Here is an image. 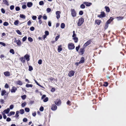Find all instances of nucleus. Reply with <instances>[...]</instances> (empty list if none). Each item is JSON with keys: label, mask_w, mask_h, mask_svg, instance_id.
I'll list each match as a JSON object with an SVG mask.
<instances>
[{"label": "nucleus", "mask_w": 126, "mask_h": 126, "mask_svg": "<svg viewBox=\"0 0 126 126\" xmlns=\"http://www.w3.org/2000/svg\"><path fill=\"white\" fill-rule=\"evenodd\" d=\"M61 12L59 11H57L56 12V17L58 19L60 17V14Z\"/></svg>", "instance_id": "6"}, {"label": "nucleus", "mask_w": 126, "mask_h": 126, "mask_svg": "<svg viewBox=\"0 0 126 126\" xmlns=\"http://www.w3.org/2000/svg\"><path fill=\"white\" fill-rule=\"evenodd\" d=\"M42 60H39L38 62V63L39 64H41L42 63Z\"/></svg>", "instance_id": "61"}, {"label": "nucleus", "mask_w": 126, "mask_h": 126, "mask_svg": "<svg viewBox=\"0 0 126 126\" xmlns=\"http://www.w3.org/2000/svg\"><path fill=\"white\" fill-rule=\"evenodd\" d=\"M27 6L29 7H31L32 5V2H29L27 3Z\"/></svg>", "instance_id": "14"}, {"label": "nucleus", "mask_w": 126, "mask_h": 126, "mask_svg": "<svg viewBox=\"0 0 126 126\" xmlns=\"http://www.w3.org/2000/svg\"><path fill=\"white\" fill-rule=\"evenodd\" d=\"M26 97V95H22L21 96L22 99L23 100L24 99H25Z\"/></svg>", "instance_id": "55"}, {"label": "nucleus", "mask_w": 126, "mask_h": 126, "mask_svg": "<svg viewBox=\"0 0 126 126\" xmlns=\"http://www.w3.org/2000/svg\"><path fill=\"white\" fill-rule=\"evenodd\" d=\"M80 52L81 53V55H82L83 54V52L84 51V50L83 48H81L80 49Z\"/></svg>", "instance_id": "33"}, {"label": "nucleus", "mask_w": 126, "mask_h": 126, "mask_svg": "<svg viewBox=\"0 0 126 126\" xmlns=\"http://www.w3.org/2000/svg\"><path fill=\"white\" fill-rule=\"evenodd\" d=\"M95 23L98 25H99L100 24V22H101L100 20H96L95 21Z\"/></svg>", "instance_id": "20"}, {"label": "nucleus", "mask_w": 126, "mask_h": 126, "mask_svg": "<svg viewBox=\"0 0 126 126\" xmlns=\"http://www.w3.org/2000/svg\"><path fill=\"white\" fill-rule=\"evenodd\" d=\"M83 13V12L82 11H80L79 12V15H82Z\"/></svg>", "instance_id": "51"}, {"label": "nucleus", "mask_w": 126, "mask_h": 126, "mask_svg": "<svg viewBox=\"0 0 126 126\" xmlns=\"http://www.w3.org/2000/svg\"><path fill=\"white\" fill-rule=\"evenodd\" d=\"M44 110V107L42 106H41L40 108V110L41 111H42Z\"/></svg>", "instance_id": "47"}, {"label": "nucleus", "mask_w": 126, "mask_h": 126, "mask_svg": "<svg viewBox=\"0 0 126 126\" xmlns=\"http://www.w3.org/2000/svg\"><path fill=\"white\" fill-rule=\"evenodd\" d=\"M105 16V14L104 12H101V14L98 15V17L100 18H102L104 17Z\"/></svg>", "instance_id": "5"}, {"label": "nucleus", "mask_w": 126, "mask_h": 126, "mask_svg": "<svg viewBox=\"0 0 126 126\" xmlns=\"http://www.w3.org/2000/svg\"><path fill=\"white\" fill-rule=\"evenodd\" d=\"M84 58L83 57H82L81 58V60L79 62V64L83 63L84 62Z\"/></svg>", "instance_id": "12"}, {"label": "nucleus", "mask_w": 126, "mask_h": 126, "mask_svg": "<svg viewBox=\"0 0 126 126\" xmlns=\"http://www.w3.org/2000/svg\"><path fill=\"white\" fill-rule=\"evenodd\" d=\"M71 14L73 17H74L76 16L77 13L74 9H71Z\"/></svg>", "instance_id": "3"}, {"label": "nucleus", "mask_w": 126, "mask_h": 126, "mask_svg": "<svg viewBox=\"0 0 126 126\" xmlns=\"http://www.w3.org/2000/svg\"><path fill=\"white\" fill-rule=\"evenodd\" d=\"M14 6L13 5H11L10 7V9L11 10H13L14 9Z\"/></svg>", "instance_id": "44"}, {"label": "nucleus", "mask_w": 126, "mask_h": 126, "mask_svg": "<svg viewBox=\"0 0 126 126\" xmlns=\"http://www.w3.org/2000/svg\"><path fill=\"white\" fill-rule=\"evenodd\" d=\"M51 11V9L49 8H47V13L50 12Z\"/></svg>", "instance_id": "46"}, {"label": "nucleus", "mask_w": 126, "mask_h": 126, "mask_svg": "<svg viewBox=\"0 0 126 126\" xmlns=\"http://www.w3.org/2000/svg\"><path fill=\"white\" fill-rule=\"evenodd\" d=\"M17 83L18 84L20 85H21L22 84V82L20 80H19L17 81Z\"/></svg>", "instance_id": "27"}, {"label": "nucleus", "mask_w": 126, "mask_h": 126, "mask_svg": "<svg viewBox=\"0 0 126 126\" xmlns=\"http://www.w3.org/2000/svg\"><path fill=\"white\" fill-rule=\"evenodd\" d=\"M26 7V6L25 5H23L22 6V8L24 9H25Z\"/></svg>", "instance_id": "59"}, {"label": "nucleus", "mask_w": 126, "mask_h": 126, "mask_svg": "<svg viewBox=\"0 0 126 126\" xmlns=\"http://www.w3.org/2000/svg\"><path fill=\"white\" fill-rule=\"evenodd\" d=\"M34 80L35 81V83L36 84L38 85V86H40V87H43L41 85H40V84H39L35 80Z\"/></svg>", "instance_id": "39"}, {"label": "nucleus", "mask_w": 126, "mask_h": 126, "mask_svg": "<svg viewBox=\"0 0 126 126\" xmlns=\"http://www.w3.org/2000/svg\"><path fill=\"white\" fill-rule=\"evenodd\" d=\"M33 85L32 84H27L26 85V87H27L28 88L29 87H32Z\"/></svg>", "instance_id": "24"}, {"label": "nucleus", "mask_w": 126, "mask_h": 126, "mask_svg": "<svg viewBox=\"0 0 126 126\" xmlns=\"http://www.w3.org/2000/svg\"><path fill=\"white\" fill-rule=\"evenodd\" d=\"M45 35H46L47 36L49 34V32L48 31H46L45 32Z\"/></svg>", "instance_id": "52"}, {"label": "nucleus", "mask_w": 126, "mask_h": 126, "mask_svg": "<svg viewBox=\"0 0 126 126\" xmlns=\"http://www.w3.org/2000/svg\"><path fill=\"white\" fill-rule=\"evenodd\" d=\"M68 47L69 49H73L75 47L74 45L72 43H69L68 44Z\"/></svg>", "instance_id": "2"}, {"label": "nucleus", "mask_w": 126, "mask_h": 126, "mask_svg": "<svg viewBox=\"0 0 126 126\" xmlns=\"http://www.w3.org/2000/svg\"><path fill=\"white\" fill-rule=\"evenodd\" d=\"M4 74L5 76H10V73L8 71L4 72Z\"/></svg>", "instance_id": "15"}, {"label": "nucleus", "mask_w": 126, "mask_h": 126, "mask_svg": "<svg viewBox=\"0 0 126 126\" xmlns=\"http://www.w3.org/2000/svg\"><path fill=\"white\" fill-rule=\"evenodd\" d=\"M26 59V60L27 61H28L30 60V56L29 55L27 54H26L24 57Z\"/></svg>", "instance_id": "11"}, {"label": "nucleus", "mask_w": 126, "mask_h": 126, "mask_svg": "<svg viewBox=\"0 0 126 126\" xmlns=\"http://www.w3.org/2000/svg\"><path fill=\"white\" fill-rule=\"evenodd\" d=\"M10 110L8 108L7 109L4 110L3 111V112L6 114H8Z\"/></svg>", "instance_id": "16"}, {"label": "nucleus", "mask_w": 126, "mask_h": 126, "mask_svg": "<svg viewBox=\"0 0 126 126\" xmlns=\"http://www.w3.org/2000/svg\"><path fill=\"white\" fill-rule=\"evenodd\" d=\"M65 27V24L63 23H61V28L62 29H63Z\"/></svg>", "instance_id": "29"}, {"label": "nucleus", "mask_w": 126, "mask_h": 126, "mask_svg": "<svg viewBox=\"0 0 126 126\" xmlns=\"http://www.w3.org/2000/svg\"><path fill=\"white\" fill-rule=\"evenodd\" d=\"M83 3L85 5L87 6H89L92 4V3L91 2H84Z\"/></svg>", "instance_id": "10"}, {"label": "nucleus", "mask_w": 126, "mask_h": 126, "mask_svg": "<svg viewBox=\"0 0 126 126\" xmlns=\"http://www.w3.org/2000/svg\"><path fill=\"white\" fill-rule=\"evenodd\" d=\"M10 53H12L13 54H14L15 53L14 50L13 49H10Z\"/></svg>", "instance_id": "34"}, {"label": "nucleus", "mask_w": 126, "mask_h": 126, "mask_svg": "<svg viewBox=\"0 0 126 126\" xmlns=\"http://www.w3.org/2000/svg\"><path fill=\"white\" fill-rule=\"evenodd\" d=\"M91 42L92 41L90 40H89L86 43H85L84 45V46L85 47L91 44Z\"/></svg>", "instance_id": "7"}, {"label": "nucleus", "mask_w": 126, "mask_h": 126, "mask_svg": "<svg viewBox=\"0 0 126 126\" xmlns=\"http://www.w3.org/2000/svg\"><path fill=\"white\" fill-rule=\"evenodd\" d=\"M73 39L74 40L75 43H77V42L78 41V38L77 37H74L73 38Z\"/></svg>", "instance_id": "28"}, {"label": "nucleus", "mask_w": 126, "mask_h": 126, "mask_svg": "<svg viewBox=\"0 0 126 126\" xmlns=\"http://www.w3.org/2000/svg\"><path fill=\"white\" fill-rule=\"evenodd\" d=\"M80 47V46L79 45L78 47H76V49L77 51H78Z\"/></svg>", "instance_id": "50"}, {"label": "nucleus", "mask_w": 126, "mask_h": 126, "mask_svg": "<svg viewBox=\"0 0 126 126\" xmlns=\"http://www.w3.org/2000/svg\"><path fill=\"white\" fill-rule=\"evenodd\" d=\"M37 17L35 16H33L32 17V19L33 20H35Z\"/></svg>", "instance_id": "64"}, {"label": "nucleus", "mask_w": 126, "mask_h": 126, "mask_svg": "<svg viewBox=\"0 0 126 126\" xmlns=\"http://www.w3.org/2000/svg\"><path fill=\"white\" fill-rule=\"evenodd\" d=\"M0 44L4 46H5V44L4 43L2 42H0Z\"/></svg>", "instance_id": "58"}, {"label": "nucleus", "mask_w": 126, "mask_h": 126, "mask_svg": "<svg viewBox=\"0 0 126 126\" xmlns=\"http://www.w3.org/2000/svg\"><path fill=\"white\" fill-rule=\"evenodd\" d=\"M16 90V88L15 87H13L11 90V92L12 93H15Z\"/></svg>", "instance_id": "13"}, {"label": "nucleus", "mask_w": 126, "mask_h": 126, "mask_svg": "<svg viewBox=\"0 0 126 126\" xmlns=\"http://www.w3.org/2000/svg\"><path fill=\"white\" fill-rule=\"evenodd\" d=\"M80 7L82 9H84L85 8V6L83 4H82L80 5Z\"/></svg>", "instance_id": "36"}, {"label": "nucleus", "mask_w": 126, "mask_h": 126, "mask_svg": "<svg viewBox=\"0 0 126 126\" xmlns=\"http://www.w3.org/2000/svg\"><path fill=\"white\" fill-rule=\"evenodd\" d=\"M116 18L118 21L121 20L123 18V17L121 16L117 17Z\"/></svg>", "instance_id": "26"}, {"label": "nucleus", "mask_w": 126, "mask_h": 126, "mask_svg": "<svg viewBox=\"0 0 126 126\" xmlns=\"http://www.w3.org/2000/svg\"><path fill=\"white\" fill-rule=\"evenodd\" d=\"M3 97L4 99H6L7 97V95H1Z\"/></svg>", "instance_id": "41"}, {"label": "nucleus", "mask_w": 126, "mask_h": 126, "mask_svg": "<svg viewBox=\"0 0 126 126\" xmlns=\"http://www.w3.org/2000/svg\"><path fill=\"white\" fill-rule=\"evenodd\" d=\"M108 85V83L107 82H104V84L103 85L104 86L107 87Z\"/></svg>", "instance_id": "49"}, {"label": "nucleus", "mask_w": 126, "mask_h": 126, "mask_svg": "<svg viewBox=\"0 0 126 126\" xmlns=\"http://www.w3.org/2000/svg\"><path fill=\"white\" fill-rule=\"evenodd\" d=\"M1 11L3 14H4L5 12V10L3 8L1 9Z\"/></svg>", "instance_id": "60"}, {"label": "nucleus", "mask_w": 126, "mask_h": 126, "mask_svg": "<svg viewBox=\"0 0 126 126\" xmlns=\"http://www.w3.org/2000/svg\"><path fill=\"white\" fill-rule=\"evenodd\" d=\"M61 102L60 100H57L55 102V104L57 106L60 105L61 104Z\"/></svg>", "instance_id": "9"}, {"label": "nucleus", "mask_w": 126, "mask_h": 126, "mask_svg": "<svg viewBox=\"0 0 126 126\" xmlns=\"http://www.w3.org/2000/svg\"><path fill=\"white\" fill-rule=\"evenodd\" d=\"M1 94H5L6 93V91L4 90H2L1 91Z\"/></svg>", "instance_id": "21"}, {"label": "nucleus", "mask_w": 126, "mask_h": 126, "mask_svg": "<svg viewBox=\"0 0 126 126\" xmlns=\"http://www.w3.org/2000/svg\"><path fill=\"white\" fill-rule=\"evenodd\" d=\"M48 100V98L47 97H46L44 100L43 101L44 102H46Z\"/></svg>", "instance_id": "43"}, {"label": "nucleus", "mask_w": 126, "mask_h": 126, "mask_svg": "<svg viewBox=\"0 0 126 126\" xmlns=\"http://www.w3.org/2000/svg\"><path fill=\"white\" fill-rule=\"evenodd\" d=\"M27 38V36H25L24 37L23 39H22V41H23L24 42L25 41Z\"/></svg>", "instance_id": "56"}, {"label": "nucleus", "mask_w": 126, "mask_h": 126, "mask_svg": "<svg viewBox=\"0 0 126 126\" xmlns=\"http://www.w3.org/2000/svg\"><path fill=\"white\" fill-rule=\"evenodd\" d=\"M19 16L20 18L24 19H25L26 17L25 15L23 14H20Z\"/></svg>", "instance_id": "23"}, {"label": "nucleus", "mask_w": 126, "mask_h": 126, "mask_svg": "<svg viewBox=\"0 0 126 126\" xmlns=\"http://www.w3.org/2000/svg\"><path fill=\"white\" fill-rule=\"evenodd\" d=\"M26 103L25 102L21 104V106L22 107H24L26 106Z\"/></svg>", "instance_id": "45"}, {"label": "nucleus", "mask_w": 126, "mask_h": 126, "mask_svg": "<svg viewBox=\"0 0 126 126\" xmlns=\"http://www.w3.org/2000/svg\"><path fill=\"white\" fill-rule=\"evenodd\" d=\"M20 10V8L19 7L16 6V10L17 11H19Z\"/></svg>", "instance_id": "48"}, {"label": "nucleus", "mask_w": 126, "mask_h": 126, "mask_svg": "<svg viewBox=\"0 0 126 126\" xmlns=\"http://www.w3.org/2000/svg\"><path fill=\"white\" fill-rule=\"evenodd\" d=\"M24 112V111L23 109H21L19 110V113L21 114H23Z\"/></svg>", "instance_id": "25"}, {"label": "nucleus", "mask_w": 126, "mask_h": 126, "mask_svg": "<svg viewBox=\"0 0 126 126\" xmlns=\"http://www.w3.org/2000/svg\"><path fill=\"white\" fill-rule=\"evenodd\" d=\"M16 44L18 46H20L21 44V42L20 40L18 39L17 40Z\"/></svg>", "instance_id": "19"}, {"label": "nucleus", "mask_w": 126, "mask_h": 126, "mask_svg": "<svg viewBox=\"0 0 126 126\" xmlns=\"http://www.w3.org/2000/svg\"><path fill=\"white\" fill-rule=\"evenodd\" d=\"M16 32L18 34L21 35V32L19 30H16Z\"/></svg>", "instance_id": "54"}, {"label": "nucleus", "mask_w": 126, "mask_h": 126, "mask_svg": "<svg viewBox=\"0 0 126 126\" xmlns=\"http://www.w3.org/2000/svg\"><path fill=\"white\" fill-rule=\"evenodd\" d=\"M9 25V24L7 22H6V21L3 24V25L4 26H8Z\"/></svg>", "instance_id": "35"}, {"label": "nucleus", "mask_w": 126, "mask_h": 126, "mask_svg": "<svg viewBox=\"0 0 126 126\" xmlns=\"http://www.w3.org/2000/svg\"><path fill=\"white\" fill-rule=\"evenodd\" d=\"M105 8L106 9V11L107 12H109L110 11V9L108 6H106Z\"/></svg>", "instance_id": "17"}, {"label": "nucleus", "mask_w": 126, "mask_h": 126, "mask_svg": "<svg viewBox=\"0 0 126 126\" xmlns=\"http://www.w3.org/2000/svg\"><path fill=\"white\" fill-rule=\"evenodd\" d=\"M84 21V20L83 18H79L78 23V26H80L83 24Z\"/></svg>", "instance_id": "1"}, {"label": "nucleus", "mask_w": 126, "mask_h": 126, "mask_svg": "<svg viewBox=\"0 0 126 126\" xmlns=\"http://www.w3.org/2000/svg\"><path fill=\"white\" fill-rule=\"evenodd\" d=\"M75 72L74 71L71 70L68 73V76L70 77H71L74 75Z\"/></svg>", "instance_id": "4"}, {"label": "nucleus", "mask_w": 126, "mask_h": 126, "mask_svg": "<svg viewBox=\"0 0 126 126\" xmlns=\"http://www.w3.org/2000/svg\"><path fill=\"white\" fill-rule=\"evenodd\" d=\"M31 24V22L30 20H29L27 22V24L29 26H30Z\"/></svg>", "instance_id": "63"}, {"label": "nucleus", "mask_w": 126, "mask_h": 126, "mask_svg": "<svg viewBox=\"0 0 126 126\" xmlns=\"http://www.w3.org/2000/svg\"><path fill=\"white\" fill-rule=\"evenodd\" d=\"M57 106L55 105H53L51 107V109L53 110H55L57 109Z\"/></svg>", "instance_id": "8"}, {"label": "nucleus", "mask_w": 126, "mask_h": 126, "mask_svg": "<svg viewBox=\"0 0 126 126\" xmlns=\"http://www.w3.org/2000/svg\"><path fill=\"white\" fill-rule=\"evenodd\" d=\"M62 46L61 45L59 46L58 47V52H60L61 51H62V48L61 47Z\"/></svg>", "instance_id": "18"}, {"label": "nucleus", "mask_w": 126, "mask_h": 126, "mask_svg": "<svg viewBox=\"0 0 126 126\" xmlns=\"http://www.w3.org/2000/svg\"><path fill=\"white\" fill-rule=\"evenodd\" d=\"M19 21L18 20H16L14 22V24L15 25H17L19 23Z\"/></svg>", "instance_id": "22"}, {"label": "nucleus", "mask_w": 126, "mask_h": 126, "mask_svg": "<svg viewBox=\"0 0 126 126\" xmlns=\"http://www.w3.org/2000/svg\"><path fill=\"white\" fill-rule=\"evenodd\" d=\"M19 113V111H17L16 112V114L15 115V117H18L19 115H18Z\"/></svg>", "instance_id": "30"}, {"label": "nucleus", "mask_w": 126, "mask_h": 126, "mask_svg": "<svg viewBox=\"0 0 126 126\" xmlns=\"http://www.w3.org/2000/svg\"><path fill=\"white\" fill-rule=\"evenodd\" d=\"M30 29L31 31H33L34 30V28L33 27H30Z\"/></svg>", "instance_id": "57"}, {"label": "nucleus", "mask_w": 126, "mask_h": 126, "mask_svg": "<svg viewBox=\"0 0 126 126\" xmlns=\"http://www.w3.org/2000/svg\"><path fill=\"white\" fill-rule=\"evenodd\" d=\"M25 111L28 112L30 111V109L28 108H26L25 109Z\"/></svg>", "instance_id": "38"}, {"label": "nucleus", "mask_w": 126, "mask_h": 126, "mask_svg": "<svg viewBox=\"0 0 126 126\" xmlns=\"http://www.w3.org/2000/svg\"><path fill=\"white\" fill-rule=\"evenodd\" d=\"M44 4V2L43 1H41L39 2V4L41 5H43Z\"/></svg>", "instance_id": "42"}, {"label": "nucleus", "mask_w": 126, "mask_h": 126, "mask_svg": "<svg viewBox=\"0 0 126 126\" xmlns=\"http://www.w3.org/2000/svg\"><path fill=\"white\" fill-rule=\"evenodd\" d=\"M3 2L5 4H6L7 5H9L8 2L6 0H3Z\"/></svg>", "instance_id": "31"}, {"label": "nucleus", "mask_w": 126, "mask_h": 126, "mask_svg": "<svg viewBox=\"0 0 126 126\" xmlns=\"http://www.w3.org/2000/svg\"><path fill=\"white\" fill-rule=\"evenodd\" d=\"M0 102L2 104L4 103V99H0Z\"/></svg>", "instance_id": "53"}, {"label": "nucleus", "mask_w": 126, "mask_h": 126, "mask_svg": "<svg viewBox=\"0 0 126 126\" xmlns=\"http://www.w3.org/2000/svg\"><path fill=\"white\" fill-rule=\"evenodd\" d=\"M6 88H8L9 87V86L7 83H6L4 86Z\"/></svg>", "instance_id": "62"}, {"label": "nucleus", "mask_w": 126, "mask_h": 126, "mask_svg": "<svg viewBox=\"0 0 126 126\" xmlns=\"http://www.w3.org/2000/svg\"><path fill=\"white\" fill-rule=\"evenodd\" d=\"M33 70V68L32 66H29V70L31 71Z\"/></svg>", "instance_id": "37"}, {"label": "nucleus", "mask_w": 126, "mask_h": 126, "mask_svg": "<svg viewBox=\"0 0 126 126\" xmlns=\"http://www.w3.org/2000/svg\"><path fill=\"white\" fill-rule=\"evenodd\" d=\"M20 59L22 63H24L25 61V58H20Z\"/></svg>", "instance_id": "32"}, {"label": "nucleus", "mask_w": 126, "mask_h": 126, "mask_svg": "<svg viewBox=\"0 0 126 126\" xmlns=\"http://www.w3.org/2000/svg\"><path fill=\"white\" fill-rule=\"evenodd\" d=\"M28 41L30 42H32L33 41L31 37H29L28 38Z\"/></svg>", "instance_id": "40"}]
</instances>
